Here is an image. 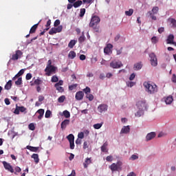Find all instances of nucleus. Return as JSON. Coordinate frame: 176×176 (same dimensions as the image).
I'll return each instance as SVG.
<instances>
[{"mask_svg":"<svg viewBox=\"0 0 176 176\" xmlns=\"http://www.w3.org/2000/svg\"><path fill=\"white\" fill-rule=\"evenodd\" d=\"M70 149H75V142H69Z\"/></svg>","mask_w":176,"mask_h":176,"instance_id":"obj_58","label":"nucleus"},{"mask_svg":"<svg viewBox=\"0 0 176 176\" xmlns=\"http://www.w3.org/2000/svg\"><path fill=\"white\" fill-rule=\"evenodd\" d=\"M155 137H156V133L155 132H151L146 136V141H151V140H153Z\"/></svg>","mask_w":176,"mask_h":176,"instance_id":"obj_18","label":"nucleus"},{"mask_svg":"<svg viewBox=\"0 0 176 176\" xmlns=\"http://www.w3.org/2000/svg\"><path fill=\"white\" fill-rule=\"evenodd\" d=\"M37 113L39 114V116H38V120H41L42 118H43V115H45V110L43 109H40L37 111Z\"/></svg>","mask_w":176,"mask_h":176,"instance_id":"obj_23","label":"nucleus"},{"mask_svg":"<svg viewBox=\"0 0 176 176\" xmlns=\"http://www.w3.org/2000/svg\"><path fill=\"white\" fill-rule=\"evenodd\" d=\"M32 78V74H31V73H28L26 74V76H25L26 80H30Z\"/></svg>","mask_w":176,"mask_h":176,"instance_id":"obj_51","label":"nucleus"},{"mask_svg":"<svg viewBox=\"0 0 176 176\" xmlns=\"http://www.w3.org/2000/svg\"><path fill=\"white\" fill-rule=\"evenodd\" d=\"M107 146H108V142H104L103 145L101 146V151L102 152H108V150H107Z\"/></svg>","mask_w":176,"mask_h":176,"instance_id":"obj_33","label":"nucleus"},{"mask_svg":"<svg viewBox=\"0 0 176 176\" xmlns=\"http://www.w3.org/2000/svg\"><path fill=\"white\" fill-rule=\"evenodd\" d=\"M25 71V69H21L18 72V74H16V76H19L20 77V76H23L24 74Z\"/></svg>","mask_w":176,"mask_h":176,"instance_id":"obj_49","label":"nucleus"},{"mask_svg":"<svg viewBox=\"0 0 176 176\" xmlns=\"http://www.w3.org/2000/svg\"><path fill=\"white\" fill-rule=\"evenodd\" d=\"M172 82H173L174 83H176V75L175 74H173Z\"/></svg>","mask_w":176,"mask_h":176,"instance_id":"obj_64","label":"nucleus"},{"mask_svg":"<svg viewBox=\"0 0 176 176\" xmlns=\"http://www.w3.org/2000/svg\"><path fill=\"white\" fill-rule=\"evenodd\" d=\"M63 85H64V81L63 80H60L54 85V87H56L59 93H63L64 91V87H61Z\"/></svg>","mask_w":176,"mask_h":176,"instance_id":"obj_7","label":"nucleus"},{"mask_svg":"<svg viewBox=\"0 0 176 176\" xmlns=\"http://www.w3.org/2000/svg\"><path fill=\"white\" fill-rule=\"evenodd\" d=\"M82 3H83V1H82L81 0L74 1L73 3V6L76 9V8H79V6H81Z\"/></svg>","mask_w":176,"mask_h":176,"instance_id":"obj_27","label":"nucleus"},{"mask_svg":"<svg viewBox=\"0 0 176 176\" xmlns=\"http://www.w3.org/2000/svg\"><path fill=\"white\" fill-rule=\"evenodd\" d=\"M78 87V84H73L69 86V89L70 91L75 90Z\"/></svg>","mask_w":176,"mask_h":176,"instance_id":"obj_45","label":"nucleus"},{"mask_svg":"<svg viewBox=\"0 0 176 176\" xmlns=\"http://www.w3.org/2000/svg\"><path fill=\"white\" fill-rule=\"evenodd\" d=\"M86 39V37H85V34L84 33L82 32V35L80 36L78 38V42L79 43H83V41H85Z\"/></svg>","mask_w":176,"mask_h":176,"instance_id":"obj_37","label":"nucleus"},{"mask_svg":"<svg viewBox=\"0 0 176 176\" xmlns=\"http://www.w3.org/2000/svg\"><path fill=\"white\" fill-rule=\"evenodd\" d=\"M135 78V74L133 73L131 74V76H129V80H134V79Z\"/></svg>","mask_w":176,"mask_h":176,"instance_id":"obj_59","label":"nucleus"},{"mask_svg":"<svg viewBox=\"0 0 176 176\" xmlns=\"http://www.w3.org/2000/svg\"><path fill=\"white\" fill-rule=\"evenodd\" d=\"M58 81V77H57V76H53L52 77L51 82H52V83H57Z\"/></svg>","mask_w":176,"mask_h":176,"instance_id":"obj_41","label":"nucleus"},{"mask_svg":"<svg viewBox=\"0 0 176 176\" xmlns=\"http://www.w3.org/2000/svg\"><path fill=\"white\" fill-rule=\"evenodd\" d=\"M170 23L173 24V27H176V20L175 19H170Z\"/></svg>","mask_w":176,"mask_h":176,"instance_id":"obj_56","label":"nucleus"},{"mask_svg":"<svg viewBox=\"0 0 176 176\" xmlns=\"http://www.w3.org/2000/svg\"><path fill=\"white\" fill-rule=\"evenodd\" d=\"M58 102H63L65 101V96H61L58 98Z\"/></svg>","mask_w":176,"mask_h":176,"instance_id":"obj_47","label":"nucleus"},{"mask_svg":"<svg viewBox=\"0 0 176 176\" xmlns=\"http://www.w3.org/2000/svg\"><path fill=\"white\" fill-rule=\"evenodd\" d=\"M86 98H88L89 101H93L94 100V96L91 94H87Z\"/></svg>","mask_w":176,"mask_h":176,"instance_id":"obj_39","label":"nucleus"},{"mask_svg":"<svg viewBox=\"0 0 176 176\" xmlns=\"http://www.w3.org/2000/svg\"><path fill=\"white\" fill-rule=\"evenodd\" d=\"M83 91H84V93H85L86 96H87V94H89V93H91V89H90V87H86V88L83 89Z\"/></svg>","mask_w":176,"mask_h":176,"instance_id":"obj_46","label":"nucleus"},{"mask_svg":"<svg viewBox=\"0 0 176 176\" xmlns=\"http://www.w3.org/2000/svg\"><path fill=\"white\" fill-rule=\"evenodd\" d=\"M32 159H34L35 163L38 164L39 163V155L36 153H34L32 155Z\"/></svg>","mask_w":176,"mask_h":176,"instance_id":"obj_25","label":"nucleus"},{"mask_svg":"<svg viewBox=\"0 0 176 176\" xmlns=\"http://www.w3.org/2000/svg\"><path fill=\"white\" fill-rule=\"evenodd\" d=\"M42 83H43V81L38 78L37 79L34 80L33 82L32 81L30 82V86H35V85H36V86H39V85H42Z\"/></svg>","mask_w":176,"mask_h":176,"instance_id":"obj_17","label":"nucleus"},{"mask_svg":"<svg viewBox=\"0 0 176 176\" xmlns=\"http://www.w3.org/2000/svg\"><path fill=\"white\" fill-rule=\"evenodd\" d=\"M56 31L57 32H61L63 31V25H59L57 28H56Z\"/></svg>","mask_w":176,"mask_h":176,"instance_id":"obj_52","label":"nucleus"},{"mask_svg":"<svg viewBox=\"0 0 176 176\" xmlns=\"http://www.w3.org/2000/svg\"><path fill=\"white\" fill-rule=\"evenodd\" d=\"M151 42H152V43H156L157 42H158V41H157V37H156V36H153V37L151 38Z\"/></svg>","mask_w":176,"mask_h":176,"instance_id":"obj_54","label":"nucleus"},{"mask_svg":"<svg viewBox=\"0 0 176 176\" xmlns=\"http://www.w3.org/2000/svg\"><path fill=\"white\" fill-rule=\"evenodd\" d=\"M142 68V64L141 63H135L133 66V69L135 71H138L139 69H141Z\"/></svg>","mask_w":176,"mask_h":176,"instance_id":"obj_26","label":"nucleus"},{"mask_svg":"<svg viewBox=\"0 0 176 176\" xmlns=\"http://www.w3.org/2000/svg\"><path fill=\"white\" fill-rule=\"evenodd\" d=\"M41 20H40V21L34 25L31 28H30V34H35V32H36V29L38 28V25H39V23H41Z\"/></svg>","mask_w":176,"mask_h":176,"instance_id":"obj_21","label":"nucleus"},{"mask_svg":"<svg viewBox=\"0 0 176 176\" xmlns=\"http://www.w3.org/2000/svg\"><path fill=\"white\" fill-rule=\"evenodd\" d=\"M83 97H85L83 91H79L76 92L75 98L77 101H81V100H83Z\"/></svg>","mask_w":176,"mask_h":176,"instance_id":"obj_15","label":"nucleus"},{"mask_svg":"<svg viewBox=\"0 0 176 176\" xmlns=\"http://www.w3.org/2000/svg\"><path fill=\"white\" fill-rule=\"evenodd\" d=\"M173 96H168L166 100H165V102L166 104L170 105V104H171V102H173Z\"/></svg>","mask_w":176,"mask_h":176,"instance_id":"obj_31","label":"nucleus"},{"mask_svg":"<svg viewBox=\"0 0 176 176\" xmlns=\"http://www.w3.org/2000/svg\"><path fill=\"white\" fill-rule=\"evenodd\" d=\"M86 13V9L85 8H81L80 10V17H83V16H85V14Z\"/></svg>","mask_w":176,"mask_h":176,"instance_id":"obj_42","label":"nucleus"},{"mask_svg":"<svg viewBox=\"0 0 176 176\" xmlns=\"http://www.w3.org/2000/svg\"><path fill=\"white\" fill-rule=\"evenodd\" d=\"M76 42H77V41H76V40H71L68 44V47H69L70 49H73L74 46H75V45H76Z\"/></svg>","mask_w":176,"mask_h":176,"instance_id":"obj_29","label":"nucleus"},{"mask_svg":"<svg viewBox=\"0 0 176 176\" xmlns=\"http://www.w3.org/2000/svg\"><path fill=\"white\" fill-rule=\"evenodd\" d=\"M23 56V52L21 50H16L15 52V54L12 55V57L10 59V61H17L19 58H21V56Z\"/></svg>","mask_w":176,"mask_h":176,"instance_id":"obj_4","label":"nucleus"},{"mask_svg":"<svg viewBox=\"0 0 176 176\" xmlns=\"http://www.w3.org/2000/svg\"><path fill=\"white\" fill-rule=\"evenodd\" d=\"M28 127L32 131H34V130H35V125L34 124V123H30Z\"/></svg>","mask_w":176,"mask_h":176,"instance_id":"obj_50","label":"nucleus"},{"mask_svg":"<svg viewBox=\"0 0 176 176\" xmlns=\"http://www.w3.org/2000/svg\"><path fill=\"white\" fill-rule=\"evenodd\" d=\"M138 159V155H132L131 157V160H137Z\"/></svg>","mask_w":176,"mask_h":176,"instance_id":"obj_60","label":"nucleus"},{"mask_svg":"<svg viewBox=\"0 0 176 176\" xmlns=\"http://www.w3.org/2000/svg\"><path fill=\"white\" fill-rule=\"evenodd\" d=\"M100 21H101V19L98 16L94 15L91 17L89 27L93 28L95 32H100V25H98Z\"/></svg>","mask_w":176,"mask_h":176,"instance_id":"obj_1","label":"nucleus"},{"mask_svg":"<svg viewBox=\"0 0 176 176\" xmlns=\"http://www.w3.org/2000/svg\"><path fill=\"white\" fill-rule=\"evenodd\" d=\"M4 89L6 90H10L12 89V80H10L6 84Z\"/></svg>","mask_w":176,"mask_h":176,"instance_id":"obj_28","label":"nucleus"},{"mask_svg":"<svg viewBox=\"0 0 176 176\" xmlns=\"http://www.w3.org/2000/svg\"><path fill=\"white\" fill-rule=\"evenodd\" d=\"M106 160L107 162H112V160H113V157L112 155H108L106 157Z\"/></svg>","mask_w":176,"mask_h":176,"instance_id":"obj_53","label":"nucleus"},{"mask_svg":"<svg viewBox=\"0 0 176 176\" xmlns=\"http://www.w3.org/2000/svg\"><path fill=\"white\" fill-rule=\"evenodd\" d=\"M20 112L27 113V108L24 106L19 107L16 104L14 113H15V115H20Z\"/></svg>","mask_w":176,"mask_h":176,"instance_id":"obj_8","label":"nucleus"},{"mask_svg":"<svg viewBox=\"0 0 176 176\" xmlns=\"http://www.w3.org/2000/svg\"><path fill=\"white\" fill-rule=\"evenodd\" d=\"M14 174H17V173H21V168L19 167V166H15L14 167Z\"/></svg>","mask_w":176,"mask_h":176,"instance_id":"obj_48","label":"nucleus"},{"mask_svg":"<svg viewBox=\"0 0 176 176\" xmlns=\"http://www.w3.org/2000/svg\"><path fill=\"white\" fill-rule=\"evenodd\" d=\"M98 111L100 113H102V112H107L108 111V106L105 104H99L98 107Z\"/></svg>","mask_w":176,"mask_h":176,"instance_id":"obj_13","label":"nucleus"},{"mask_svg":"<svg viewBox=\"0 0 176 176\" xmlns=\"http://www.w3.org/2000/svg\"><path fill=\"white\" fill-rule=\"evenodd\" d=\"M173 42H174V34H169L166 39V43H168V45H172Z\"/></svg>","mask_w":176,"mask_h":176,"instance_id":"obj_20","label":"nucleus"},{"mask_svg":"<svg viewBox=\"0 0 176 176\" xmlns=\"http://www.w3.org/2000/svg\"><path fill=\"white\" fill-rule=\"evenodd\" d=\"M45 72L46 76H51L52 74L56 72V67L54 66L46 67V68L45 69Z\"/></svg>","mask_w":176,"mask_h":176,"instance_id":"obj_6","label":"nucleus"},{"mask_svg":"<svg viewBox=\"0 0 176 176\" xmlns=\"http://www.w3.org/2000/svg\"><path fill=\"white\" fill-rule=\"evenodd\" d=\"M113 45L111 43L107 45V46L104 48V53L105 54H109V53L112 52V49Z\"/></svg>","mask_w":176,"mask_h":176,"instance_id":"obj_14","label":"nucleus"},{"mask_svg":"<svg viewBox=\"0 0 176 176\" xmlns=\"http://www.w3.org/2000/svg\"><path fill=\"white\" fill-rule=\"evenodd\" d=\"M122 65H123V63H122V62L119 61V60L118 61L113 60L111 63H110V67L111 68H113V69H116L121 68V67Z\"/></svg>","mask_w":176,"mask_h":176,"instance_id":"obj_11","label":"nucleus"},{"mask_svg":"<svg viewBox=\"0 0 176 176\" xmlns=\"http://www.w3.org/2000/svg\"><path fill=\"white\" fill-rule=\"evenodd\" d=\"M78 138H80V140H83V138H85V133H83V132H81L78 133Z\"/></svg>","mask_w":176,"mask_h":176,"instance_id":"obj_55","label":"nucleus"},{"mask_svg":"<svg viewBox=\"0 0 176 176\" xmlns=\"http://www.w3.org/2000/svg\"><path fill=\"white\" fill-rule=\"evenodd\" d=\"M159 34H162V32H164V28L162 27L158 29Z\"/></svg>","mask_w":176,"mask_h":176,"instance_id":"obj_63","label":"nucleus"},{"mask_svg":"<svg viewBox=\"0 0 176 176\" xmlns=\"http://www.w3.org/2000/svg\"><path fill=\"white\" fill-rule=\"evenodd\" d=\"M159 12V7L155 6L153 8L151 11H149L148 14H149L150 17H151L152 20L156 21L157 18L155 14H157V12Z\"/></svg>","mask_w":176,"mask_h":176,"instance_id":"obj_5","label":"nucleus"},{"mask_svg":"<svg viewBox=\"0 0 176 176\" xmlns=\"http://www.w3.org/2000/svg\"><path fill=\"white\" fill-rule=\"evenodd\" d=\"M54 34H57V32L56 30V28H52L49 31L50 35H54Z\"/></svg>","mask_w":176,"mask_h":176,"instance_id":"obj_40","label":"nucleus"},{"mask_svg":"<svg viewBox=\"0 0 176 176\" xmlns=\"http://www.w3.org/2000/svg\"><path fill=\"white\" fill-rule=\"evenodd\" d=\"M119 39H120V34H117L116 36V37L114 38V41H115V42H118V41H119Z\"/></svg>","mask_w":176,"mask_h":176,"instance_id":"obj_62","label":"nucleus"},{"mask_svg":"<svg viewBox=\"0 0 176 176\" xmlns=\"http://www.w3.org/2000/svg\"><path fill=\"white\" fill-rule=\"evenodd\" d=\"M80 60H81V61L86 60V56L85 54H81L80 56Z\"/></svg>","mask_w":176,"mask_h":176,"instance_id":"obj_61","label":"nucleus"},{"mask_svg":"<svg viewBox=\"0 0 176 176\" xmlns=\"http://www.w3.org/2000/svg\"><path fill=\"white\" fill-rule=\"evenodd\" d=\"M143 86L145 87L146 91H147L148 94H155V93H157V85L154 83L145 82H144Z\"/></svg>","mask_w":176,"mask_h":176,"instance_id":"obj_2","label":"nucleus"},{"mask_svg":"<svg viewBox=\"0 0 176 176\" xmlns=\"http://www.w3.org/2000/svg\"><path fill=\"white\" fill-rule=\"evenodd\" d=\"M130 133V126H124L121 131L120 134H129Z\"/></svg>","mask_w":176,"mask_h":176,"instance_id":"obj_16","label":"nucleus"},{"mask_svg":"<svg viewBox=\"0 0 176 176\" xmlns=\"http://www.w3.org/2000/svg\"><path fill=\"white\" fill-rule=\"evenodd\" d=\"M26 148L31 152H38V151H39V147H34L32 146H27Z\"/></svg>","mask_w":176,"mask_h":176,"instance_id":"obj_24","label":"nucleus"},{"mask_svg":"<svg viewBox=\"0 0 176 176\" xmlns=\"http://www.w3.org/2000/svg\"><path fill=\"white\" fill-rule=\"evenodd\" d=\"M60 20L56 19L54 23V27H58V25L60 24Z\"/></svg>","mask_w":176,"mask_h":176,"instance_id":"obj_57","label":"nucleus"},{"mask_svg":"<svg viewBox=\"0 0 176 176\" xmlns=\"http://www.w3.org/2000/svg\"><path fill=\"white\" fill-rule=\"evenodd\" d=\"M52 116V111L50 110H47L45 114V118L47 119H49L50 116Z\"/></svg>","mask_w":176,"mask_h":176,"instance_id":"obj_43","label":"nucleus"},{"mask_svg":"<svg viewBox=\"0 0 176 176\" xmlns=\"http://www.w3.org/2000/svg\"><path fill=\"white\" fill-rule=\"evenodd\" d=\"M3 166L6 170L8 171H10V173H14V169L13 168V166L10 165L9 163H8L6 161L3 162Z\"/></svg>","mask_w":176,"mask_h":176,"instance_id":"obj_12","label":"nucleus"},{"mask_svg":"<svg viewBox=\"0 0 176 176\" xmlns=\"http://www.w3.org/2000/svg\"><path fill=\"white\" fill-rule=\"evenodd\" d=\"M151 64L153 67H156L157 65V58L155 53H151L149 54Z\"/></svg>","mask_w":176,"mask_h":176,"instance_id":"obj_9","label":"nucleus"},{"mask_svg":"<svg viewBox=\"0 0 176 176\" xmlns=\"http://www.w3.org/2000/svg\"><path fill=\"white\" fill-rule=\"evenodd\" d=\"M67 139L68 140L69 142H74L75 141V136L72 134H69L67 136Z\"/></svg>","mask_w":176,"mask_h":176,"instance_id":"obj_32","label":"nucleus"},{"mask_svg":"<svg viewBox=\"0 0 176 176\" xmlns=\"http://www.w3.org/2000/svg\"><path fill=\"white\" fill-rule=\"evenodd\" d=\"M136 105L139 110L144 111L146 109V102L145 100L138 101Z\"/></svg>","mask_w":176,"mask_h":176,"instance_id":"obj_10","label":"nucleus"},{"mask_svg":"<svg viewBox=\"0 0 176 176\" xmlns=\"http://www.w3.org/2000/svg\"><path fill=\"white\" fill-rule=\"evenodd\" d=\"M133 13H134V10L129 9V11H125L126 16H133Z\"/></svg>","mask_w":176,"mask_h":176,"instance_id":"obj_36","label":"nucleus"},{"mask_svg":"<svg viewBox=\"0 0 176 176\" xmlns=\"http://www.w3.org/2000/svg\"><path fill=\"white\" fill-rule=\"evenodd\" d=\"M15 85L16 86H20V85H23V78L19 77L16 81H15Z\"/></svg>","mask_w":176,"mask_h":176,"instance_id":"obj_35","label":"nucleus"},{"mask_svg":"<svg viewBox=\"0 0 176 176\" xmlns=\"http://www.w3.org/2000/svg\"><path fill=\"white\" fill-rule=\"evenodd\" d=\"M69 58L73 60V58L76 57V53L74 51H70L68 54Z\"/></svg>","mask_w":176,"mask_h":176,"instance_id":"obj_30","label":"nucleus"},{"mask_svg":"<svg viewBox=\"0 0 176 176\" xmlns=\"http://www.w3.org/2000/svg\"><path fill=\"white\" fill-rule=\"evenodd\" d=\"M101 127H102V123H98V124H94V129H95L96 130H98L100 129H101Z\"/></svg>","mask_w":176,"mask_h":176,"instance_id":"obj_38","label":"nucleus"},{"mask_svg":"<svg viewBox=\"0 0 176 176\" xmlns=\"http://www.w3.org/2000/svg\"><path fill=\"white\" fill-rule=\"evenodd\" d=\"M89 164H91V157H87L83 163L84 168H87Z\"/></svg>","mask_w":176,"mask_h":176,"instance_id":"obj_19","label":"nucleus"},{"mask_svg":"<svg viewBox=\"0 0 176 176\" xmlns=\"http://www.w3.org/2000/svg\"><path fill=\"white\" fill-rule=\"evenodd\" d=\"M63 116H65V118H70L71 117V113H69V111H68L67 110H65L63 111Z\"/></svg>","mask_w":176,"mask_h":176,"instance_id":"obj_44","label":"nucleus"},{"mask_svg":"<svg viewBox=\"0 0 176 176\" xmlns=\"http://www.w3.org/2000/svg\"><path fill=\"white\" fill-rule=\"evenodd\" d=\"M69 124V120H65L61 122V129L62 130H65L67 129V126Z\"/></svg>","mask_w":176,"mask_h":176,"instance_id":"obj_22","label":"nucleus"},{"mask_svg":"<svg viewBox=\"0 0 176 176\" xmlns=\"http://www.w3.org/2000/svg\"><path fill=\"white\" fill-rule=\"evenodd\" d=\"M122 166L123 163L121 161H118L116 164L113 163L109 166V168L113 173V171H120L122 170Z\"/></svg>","mask_w":176,"mask_h":176,"instance_id":"obj_3","label":"nucleus"},{"mask_svg":"<svg viewBox=\"0 0 176 176\" xmlns=\"http://www.w3.org/2000/svg\"><path fill=\"white\" fill-rule=\"evenodd\" d=\"M144 115V111L143 110H140L137 111V113H135V116L136 118H141Z\"/></svg>","mask_w":176,"mask_h":176,"instance_id":"obj_34","label":"nucleus"}]
</instances>
